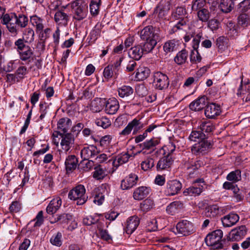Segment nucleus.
<instances>
[{"instance_id": "2eb2a0df", "label": "nucleus", "mask_w": 250, "mask_h": 250, "mask_svg": "<svg viewBox=\"0 0 250 250\" xmlns=\"http://www.w3.org/2000/svg\"><path fill=\"white\" fill-rule=\"evenodd\" d=\"M138 180L137 175L131 173L122 180L121 188L123 190H127L135 186Z\"/></svg>"}, {"instance_id": "e2e57ef3", "label": "nucleus", "mask_w": 250, "mask_h": 250, "mask_svg": "<svg viewBox=\"0 0 250 250\" xmlns=\"http://www.w3.org/2000/svg\"><path fill=\"white\" fill-rule=\"evenodd\" d=\"M154 160L152 158H149L141 163L142 169L145 171L152 168L154 166Z\"/></svg>"}, {"instance_id": "f257e3e1", "label": "nucleus", "mask_w": 250, "mask_h": 250, "mask_svg": "<svg viewBox=\"0 0 250 250\" xmlns=\"http://www.w3.org/2000/svg\"><path fill=\"white\" fill-rule=\"evenodd\" d=\"M5 9L0 6V19L1 23L6 25V28L13 37H16L20 30L26 26L28 18L24 15L15 13L5 14Z\"/></svg>"}, {"instance_id": "412c9836", "label": "nucleus", "mask_w": 250, "mask_h": 250, "mask_svg": "<svg viewBox=\"0 0 250 250\" xmlns=\"http://www.w3.org/2000/svg\"><path fill=\"white\" fill-rule=\"evenodd\" d=\"M170 9V4L168 1L161 2L157 5L154 13L158 14L160 18L163 19L167 14Z\"/></svg>"}, {"instance_id": "9b49d317", "label": "nucleus", "mask_w": 250, "mask_h": 250, "mask_svg": "<svg viewBox=\"0 0 250 250\" xmlns=\"http://www.w3.org/2000/svg\"><path fill=\"white\" fill-rule=\"evenodd\" d=\"M71 120L68 118L60 119L58 122V129L59 130L54 132L53 135L54 137H57L58 135L68 133L67 131L71 126Z\"/></svg>"}, {"instance_id": "37998d69", "label": "nucleus", "mask_w": 250, "mask_h": 250, "mask_svg": "<svg viewBox=\"0 0 250 250\" xmlns=\"http://www.w3.org/2000/svg\"><path fill=\"white\" fill-rule=\"evenodd\" d=\"M78 162V159L77 157H68L66 158L65 162L66 171L68 172L75 169Z\"/></svg>"}, {"instance_id": "423d86ee", "label": "nucleus", "mask_w": 250, "mask_h": 250, "mask_svg": "<svg viewBox=\"0 0 250 250\" xmlns=\"http://www.w3.org/2000/svg\"><path fill=\"white\" fill-rule=\"evenodd\" d=\"M202 38H203L202 33H199L196 35L193 39L192 47L193 50L191 51L190 55V60L192 63L201 61L202 57L199 53L197 49Z\"/></svg>"}, {"instance_id": "20e7f679", "label": "nucleus", "mask_w": 250, "mask_h": 250, "mask_svg": "<svg viewBox=\"0 0 250 250\" xmlns=\"http://www.w3.org/2000/svg\"><path fill=\"white\" fill-rule=\"evenodd\" d=\"M68 198L70 200L77 201L78 205H82L87 201L88 197L85 195V189L84 186L79 185L71 189L68 193Z\"/></svg>"}, {"instance_id": "6ab92c4d", "label": "nucleus", "mask_w": 250, "mask_h": 250, "mask_svg": "<svg viewBox=\"0 0 250 250\" xmlns=\"http://www.w3.org/2000/svg\"><path fill=\"white\" fill-rule=\"evenodd\" d=\"M62 138L61 145L64 152L68 151L70 148V145L74 143V138L71 133H65L60 135Z\"/></svg>"}, {"instance_id": "49530a36", "label": "nucleus", "mask_w": 250, "mask_h": 250, "mask_svg": "<svg viewBox=\"0 0 250 250\" xmlns=\"http://www.w3.org/2000/svg\"><path fill=\"white\" fill-rule=\"evenodd\" d=\"M198 19L202 22H207L210 17V14L208 9L204 8L197 13Z\"/></svg>"}, {"instance_id": "6e6552de", "label": "nucleus", "mask_w": 250, "mask_h": 250, "mask_svg": "<svg viewBox=\"0 0 250 250\" xmlns=\"http://www.w3.org/2000/svg\"><path fill=\"white\" fill-rule=\"evenodd\" d=\"M140 37L143 41L160 39L158 33L155 32L154 27L151 25L145 27L140 31Z\"/></svg>"}, {"instance_id": "9d476101", "label": "nucleus", "mask_w": 250, "mask_h": 250, "mask_svg": "<svg viewBox=\"0 0 250 250\" xmlns=\"http://www.w3.org/2000/svg\"><path fill=\"white\" fill-rule=\"evenodd\" d=\"M143 127L144 125L141 123L140 119L135 118L128 124L127 125L120 133V134L123 135H128L133 129V133L135 134Z\"/></svg>"}, {"instance_id": "8fccbe9b", "label": "nucleus", "mask_w": 250, "mask_h": 250, "mask_svg": "<svg viewBox=\"0 0 250 250\" xmlns=\"http://www.w3.org/2000/svg\"><path fill=\"white\" fill-rule=\"evenodd\" d=\"M101 0H92L90 4V12L93 16L97 15L99 12Z\"/></svg>"}, {"instance_id": "864d4df0", "label": "nucleus", "mask_w": 250, "mask_h": 250, "mask_svg": "<svg viewBox=\"0 0 250 250\" xmlns=\"http://www.w3.org/2000/svg\"><path fill=\"white\" fill-rule=\"evenodd\" d=\"M241 172L237 169L230 172L227 176V179L230 181L238 182L241 179Z\"/></svg>"}, {"instance_id": "774afa93", "label": "nucleus", "mask_w": 250, "mask_h": 250, "mask_svg": "<svg viewBox=\"0 0 250 250\" xmlns=\"http://www.w3.org/2000/svg\"><path fill=\"white\" fill-rule=\"evenodd\" d=\"M163 148L166 156H169L175 151V146L172 143H169L168 144L163 146Z\"/></svg>"}, {"instance_id": "bb28decb", "label": "nucleus", "mask_w": 250, "mask_h": 250, "mask_svg": "<svg viewBox=\"0 0 250 250\" xmlns=\"http://www.w3.org/2000/svg\"><path fill=\"white\" fill-rule=\"evenodd\" d=\"M54 20L55 22L59 24L66 25L69 20V16L66 13L58 10L54 15Z\"/></svg>"}, {"instance_id": "4468645a", "label": "nucleus", "mask_w": 250, "mask_h": 250, "mask_svg": "<svg viewBox=\"0 0 250 250\" xmlns=\"http://www.w3.org/2000/svg\"><path fill=\"white\" fill-rule=\"evenodd\" d=\"M204 182L203 179H197L193 185L188 188H187L184 192L186 196H196L199 195L203 191V186L199 185V183Z\"/></svg>"}, {"instance_id": "4be33fe9", "label": "nucleus", "mask_w": 250, "mask_h": 250, "mask_svg": "<svg viewBox=\"0 0 250 250\" xmlns=\"http://www.w3.org/2000/svg\"><path fill=\"white\" fill-rule=\"evenodd\" d=\"M239 220V216L233 213H230L224 216L221 220L225 227H230L235 225Z\"/></svg>"}, {"instance_id": "69168bd1", "label": "nucleus", "mask_w": 250, "mask_h": 250, "mask_svg": "<svg viewBox=\"0 0 250 250\" xmlns=\"http://www.w3.org/2000/svg\"><path fill=\"white\" fill-rule=\"evenodd\" d=\"M228 28L227 34L229 37L233 38L238 35L237 30L232 23H229V25H228Z\"/></svg>"}, {"instance_id": "39448f33", "label": "nucleus", "mask_w": 250, "mask_h": 250, "mask_svg": "<svg viewBox=\"0 0 250 250\" xmlns=\"http://www.w3.org/2000/svg\"><path fill=\"white\" fill-rule=\"evenodd\" d=\"M153 83L156 89L162 90L168 87L169 81L166 74L157 71L153 74Z\"/></svg>"}, {"instance_id": "4c0bfd02", "label": "nucleus", "mask_w": 250, "mask_h": 250, "mask_svg": "<svg viewBox=\"0 0 250 250\" xmlns=\"http://www.w3.org/2000/svg\"><path fill=\"white\" fill-rule=\"evenodd\" d=\"M31 22L32 25L36 27L37 32L41 31L44 28L43 20L37 16H33L31 17Z\"/></svg>"}, {"instance_id": "052dcab7", "label": "nucleus", "mask_w": 250, "mask_h": 250, "mask_svg": "<svg viewBox=\"0 0 250 250\" xmlns=\"http://www.w3.org/2000/svg\"><path fill=\"white\" fill-rule=\"evenodd\" d=\"M62 234L58 232L56 234L53 235L50 239V243L56 246L60 247L62 244Z\"/></svg>"}, {"instance_id": "a211bd4d", "label": "nucleus", "mask_w": 250, "mask_h": 250, "mask_svg": "<svg viewBox=\"0 0 250 250\" xmlns=\"http://www.w3.org/2000/svg\"><path fill=\"white\" fill-rule=\"evenodd\" d=\"M150 191V188L141 186L135 189L133 193V197L136 200H142L146 197L149 194Z\"/></svg>"}, {"instance_id": "5fc2aeb1", "label": "nucleus", "mask_w": 250, "mask_h": 250, "mask_svg": "<svg viewBox=\"0 0 250 250\" xmlns=\"http://www.w3.org/2000/svg\"><path fill=\"white\" fill-rule=\"evenodd\" d=\"M34 31L30 28H26L23 34L22 38L25 42H31L34 41Z\"/></svg>"}, {"instance_id": "ea45409f", "label": "nucleus", "mask_w": 250, "mask_h": 250, "mask_svg": "<svg viewBox=\"0 0 250 250\" xmlns=\"http://www.w3.org/2000/svg\"><path fill=\"white\" fill-rule=\"evenodd\" d=\"M207 135L204 133L203 132H201L200 130H193L190 134L188 139L191 141L196 142L197 140H206V136Z\"/></svg>"}, {"instance_id": "7ed1b4c3", "label": "nucleus", "mask_w": 250, "mask_h": 250, "mask_svg": "<svg viewBox=\"0 0 250 250\" xmlns=\"http://www.w3.org/2000/svg\"><path fill=\"white\" fill-rule=\"evenodd\" d=\"M73 19L81 21L86 18L87 6L83 0H75L71 3Z\"/></svg>"}, {"instance_id": "3c124183", "label": "nucleus", "mask_w": 250, "mask_h": 250, "mask_svg": "<svg viewBox=\"0 0 250 250\" xmlns=\"http://www.w3.org/2000/svg\"><path fill=\"white\" fill-rule=\"evenodd\" d=\"M208 0H194L192 1L191 9L192 11H198L204 8Z\"/></svg>"}, {"instance_id": "a878e982", "label": "nucleus", "mask_w": 250, "mask_h": 250, "mask_svg": "<svg viewBox=\"0 0 250 250\" xmlns=\"http://www.w3.org/2000/svg\"><path fill=\"white\" fill-rule=\"evenodd\" d=\"M144 53L142 49V45H138L130 49L128 56L133 60L138 61L142 57Z\"/></svg>"}, {"instance_id": "f704fd0d", "label": "nucleus", "mask_w": 250, "mask_h": 250, "mask_svg": "<svg viewBox=\"0 0 250 250\" xmlns=\"http://www.w3.org/2000/svg\"><path fill=\"white\" fill-rule=\"evenodd\" d=\"M159 142V141L158 140L152 138L145 141L142 144H139V146L140 147L142 148L143 150H149L152 149L154 151V147L158 145Z\"/></svg>"}, {"instance_id": "a19ab883", "label": "nucleus", "mask_w": 250, "mask_h": 250, "mask_svg": "<svg viewBox=\"0 0 250 250\" xmlns=\"http://www.w3.org/2000/svg\"><path fill=\"white\" fill-rule=\"evenodd\" d=\"M94 166V162L92 160L84 158L82 160L78 165L79 168L83 169V171H88Z\"/></svg>"}, {"instance_id": "f03ea898", "label": "nucleus", "mask_w": 250, "mask_h": 250, "mask_svg": "<svg viewBox=\"0 0 250 250\" xmlns=\"http://www.w3.org/2000/svg\"><path fill=\"white\" fill-rule=\"evenodd\" d=\"M223 234V231L220 229H216L208 234L205 239L207 245L214 250L224 248L226 241L222 240Z\"/></svg>"}, {"instance_id": "13d9d810", "label": "nucleus", "mask_w": 250, "mask_h": 250, "mask_svg": "<svg viewBox=\"0 0 250 250\" xmlns=\"http://www.w3.org/2000/svg\"><path fill=\"white\" fill-rule=\"evenodd\" d=\"M238 23L243 27H247L250 24V18L246 14H241L238 17Z\"/></svg>"}, {"instance_id": "7c9ffc66", "label": "nucleus", "mask_w": 250, "mask_h": 250, "mask_svg": "<svg viewBox=\"0 0 250 250\" xmlns=\"http://www.w3.org/2000/svg\"><path fill=\"white\" fill-rule=\"evenodd\" d=\"M199 129L203 132L207 136L206 138L208 137V135L214 129V126L210 122L204 121L202 122L199 125Z\"/></svg>"}, {"instance_id": "338daca9", "label": "nucleus", "mask_w": 250, "mask_h": 250, "mask_svg": "<svg viewBox=\"0 0 250 250\" xmlns=\"http://www.w3.org/2000/svg\"><path fill=\"white\" fill-rule=\"evenodd\" d=\"M27 73V67L25 66H21L17 69L15 75L18 76L20 79H23Z\"/></svg>"}, {"instance_id": "58836bf2", "label": "nucleus", "mask_w": 250, "mask_h": 250, "mask_svg": "<svg viewBox=\"0 0 250 250\" xmlns=\"http://www.w3.org/2000/svg\"><path fill=\"white\" fill-rule=\"evenodd\" d=\"M234 5L233 0H222L219 7L222 12L228 13L232 10Z\"/></svg>"}, {"instance_id": "bf43d9fd", "label": "nucleus", "mask_w": 250, "mask_h": 250, "mask_svg": "<svg viewBox=\"0 0 250 250\" xmlns=\"http://www.w3.org/2000/svg\"><path fill=\"white\" fill-rule=\"evenodd\" d=\"M250 9V0H244L237 6V11L239 13H244Z\"/></svg>"}, {"instance_id": "c03bdc74", "label": "nucleus", "mask_w": 250, "mask_h": 250, "mask_svg": "<svg viewBox=\"0 0 250 250\" xmlns=\"http://www.w3.org/2000/svg\"><path fill=\"white\" fill-rule=\"evenodd\" d=\"M242 87L241 83L238 88L237 95L242 97L243 102L250 104V89H248V90H243L241 89Z\"/></svg>"}, {"instance_id": "e433bc0d", "label": "nucleus", "mask_w": 250, "mask_h": 250, "mask_svg": "<svg viewBox=\"0 0 250 250\" xmlns=\"http://www.w3.org/2000/svg\"><path fill=\"white\" fill-rule=\"evenodd\" d=\"M173 161L172 157H162L157 163V168L160 169H165L169 167Z\"/></svg>"}, {"instance_id": "cd10ccee", "label": "nucleus", "mask_w": 250, "mask_h": 250, "mask_svg": "<svg viewBox=\"0 0 250 250\" xmlns=\"http://www.w3.org/2000/svg\"><path fill=\"white\" fill-rule=\"evenodd\" d=\"M150 69L146 67L140 66L136 71L135 77L137 81H141L146 79L150 74Z\"/></svg>"}, {"instance_id": "a18cd8bd", "label": "nucleus", "mask_w": 250, "mask_h": 250, "mask_svg": "<svg viewBox=\"0 0 250 250\" xmlns=\"http://www.w3.org/2000/svg\"><path fill=\"white\" fill-rule=\"evenodd\" d=\"M183 206V204L181 201H174L167 206L166 210L167 213L173 214L177 209L182 208Z\"/></svg>"}, {"instance_id": "603ef678", "label": "nucleus", "mask_w": 250, "mask_h": 250, "mask_svg": "<svg viewBox=\"0 0 250 250\" xmlns=\"http://www.w3.org/2000/svg\"><path fill=\"white\" fill-rule=\"evenodd\" d=\"M95 123L98 126H101L103 128H106L111 125L110 120L105 116L96 119Z\"/></svg>"}, {"instance_id": "de8ad7c7", "label": "nucleus", "mask_w": 250, "mask_h": 250, "mask_svg": "<svg viewBox=\"0 0 250 250\" xmlns=\"http://www.w3.org/2000/svg\"><path fill=\"white\" fill-rule=\"evenodd\" d=\"M154 206V201L150 198H147L140 204V208L144 212L150 210Z\"/></svg>"}, {"instance_id": "393cba45", "label": "nucleus", "mask_w": 250, "mask_h": 250, "mask_svg": "<svg viewBox=\"0 0 250 250\" xmlns=\"http://www.w3.org/2000/svg\"><path fill=\"white\" fill-rule=\"evenodd\" d=\"M33 51L29 46L25 47L24 49L19 51L20 59L22 61L27 62V63H29L31 60H33Z\"/></svg>"}, {"instance_id": "473e14b6", "label": "nucleus", "mask_w": 250, "mask_h": 250, "mask_svg": "<svg viewBox=\"0 0 250 250\" xmlns=\"http://www.w3.org/2000/svg\"><path fill=\"white\" fill-rule=\"evenodd\" d=\"M188 56V51L183 49L179 51L174 57V62L178 65L183 64L186 62Z\"/></svg>"}, {"instance_id": "79ce46f5", "label": "nucleus", "mask_w": 250, "mask_h": 250, "mask_svg": "<svg viewBox=\"0 0 250 250\" xmlns=\"http://www.w3.org/2000/svg\"><path fill=\"white\" fill-rule=\"evenodd\" d=\"M133 89L129 86L124 85L118 88L119 95L121 98H125L132 95Z\"/></svg>"}, {"instance_id": "dca6fc26", "label": "nucleus", "mask_w": 250, "mask_h": 250, "mask_svg": "<svg viewBox=\"0 0 250 250\" xmlns=\"http://www.w3.org/2000/svg\"><path fill=\"white\" fill-rule=\"evenodd\" d=\"M220 106L215 103H210L206 106L205 110V116L209 119L215 118L221 113Z\"/></svg>"}, {"instance_id": "ddd939ff", "label": "nucleus", "mask_w": 250, "mask_h": 250, "mask_svg": "<svg viewBox=\"0 0 250 250\" xmlns=\"http://www.w3.org/2000/svg\"><path fill=\"white\" fill-rule=\"evenodd\" d=\"M182 188V184L176 180L167 181L165 190L166 194L168 196L178 194Z\"/></svg>"}, {"instance_id": "c85d7f7f", "label": "nucleus", "mask_w": 250, "mask_h": 250, "mask_svg": "<svg viewBox=\"0 0 250 250\" xmlns=\"http://www.w3.org/2000/svg\"><path fill=\"white\" fill-rule=\"evenodd\" d=\"M179 46V42L178 40L173 39L166 42L163 46L164 51L166 53H171L176 51Z\"/></svg>"}, {"instance_id": "0e129e2a", "label": "nucleus", "mask_w": 250, "mask_h": 250, "mask_svg": "<svg viewBox=\"0 0 250 250\" xmlns=\"http://www.w3.org/2000/svg\"><path fill=\"white\" fill-rule=\"evenodd\" d=\"M72 219V216L70 214L64 213L59 215L57 218L56 222L59 221L61 224H67L68 221Z\"/></svg>"}, {"instance_id": "f8f14e48", "label": "nucleus", "mask_w": 250, "mask_h": 250, "mask_svg": "<svg viewBox=\"0 0 250 250\" xmlns=\"http://www.w3.org/2000/svg\"><path fill=\"white\" fill-rule=\"evenodd\" d=\"M176 229L178 233L186 236L194 231L192 224L187 220H182L176 225Z\"/></svg>"}, {"instance_id": "b1692460", "label": "nucleus", "mask_w": 250, "mask_h": 250, "mask_svg": "<svg viewBox=\"0 0 250 250\" xmlns=\"http://www.w3.org/2000/svg\"><path fill=\"white\" fill-rule=\"evenodd\" d=\"M62 205V200L60 197L52 199L46 208V212L50 214L56 212Z\"/></svg>"}, {"instance_id": "2f4dec72", "label": "nucleus", "mask_w": 250, "mask_h": 250, "mask_svg": "<svg viewBox=\"0 0 250 250\" xmlns=\"http://www.w3.org/2000/svg\"><path fill=\"white\" fill-rule=\"evenodd\" d=\"M14 68L13 61H7L2 57L0 58V68L1 70L5 72H9L12 71Z\"/></svg>"}, {"instance_id": "c9c22d12", "label": "nucleus", "mask_w": 250, "mask_h": 250, "mask_svg": "<svg viewBox=\"0 0 250 250\" xmlns=\"http://www.w3.org/2000/svg\"><path fill=\"white\" fill-rule=\"evenodd\" d=\"M219 207L217 205H213L206 208L204 215L207 217H214L219 212Z\"/></svg>"}, {"instance_id": "0eeeda50", "label": "nucleus", "mask_w": 250, "mask_h": 250, "mask_svg": "<svg viewBox=\"0 0 250 250\" xmlns=\"http://www.w3.org/2000/svg\"><path fill=\"white\" fill-rule=\"evenodd\" d=\"M211 147V144L207 140H202L192 146L191 150L194 155H203L206 154Z\"/></svg>"}, {"instance_id": "c756f323", "label": "nucleus", "mask_w": 250, "mask_h": 250, "mask_svg": "<svg viewBox=\"0 0 250 250\" xmlns=\"http://www.w3.org/2000/svg\"><path fill=\"white\" fill-rule=\"evenodd\" d=\"M159 39H152L146 42L141 44L142 49L144 53L147 54L150 52L157 44V42Z\"/></svg>"}, {"instance_id": "5701e85b", "label": "nucleus", "mask_w": 250, "mask_h": 250, "mask_svg": "<svg viewBox=\"0 0 250 250\" xmlns=\"http://www.w3.org/2000/svg\"><path fill=\"white\" fill-rule=\"evenodd\" d=\"M206 97L204 96L198 98L189 104V108L193 111H200L206 106Z\"/></svg>"}, {"instance_id": "680f3d73", "label": "nucleus", "mask_w": 250, "mask_h": 250, "mask_svg": "<svg viewBox=\"0 0 250 250\" xmlns=\"http://www.w3.org/2000/svg\"><path fill=\"white\" fill-rule=\"evenodd\" d=\"M232 191L233 193V197L236 202H240L243 199L244 195L242 194L243 192L240 190L237 185L233 187Z\"/></svg>"}, {"instance_id": "1a4fd4ad", "label": "nucleus", "mask_w": 250, "mask_h": 250, "mask_svg": "<svg viewBox=\"0 0 250 250\" xmlns=\"http://www.w3.org/2000/svg\"><path fill=\"white\" fill-rule=\"evenodd\" d=\"M247 229L245 226L237 227L232 229L229 233V240L230 241H239L247 234Z\"/></svg>"}, {"instance_id": "f3484780", "label": "nucleus", "mask_w": 250, "mask_h": 250, "mask_svg": "<svg viewBox=\"0 0 250 250\" xmlns=\"http://www.w3.org/2000/svg\"><path fill=\"white\" fill-rule=\"evenodd\" d=\"M140 224L139 218L134 215L129 217L125 223V232L128 234H132Z\"/></svg>"}, {"instance_id": "4d7b16f0", "label": "nucleus", "mask_w": 250, "mask_h": 250, "mask_svg": "<svg viewBox=\"0 0 250 250\" xmlns=\"http://www.w3.org/2000/svg\"><path fill=\"white\" fill-rule=\"evenodd\" d=\"M96 147L93 146L84 147L81 152V156H93L96 154Z\"/></svg>"}, {"instance_id": "aec40b11", "label": "nucleus", "mask_w": 250, "mask_h": 250, "mask_svg": "<svg viewBox=\"0 0 250 250\" xmlns=\"http://www.w3.org/2000/svg\"><path fill=\"white\" fill-rule=\"evenodd\" d=\"M119 108V102L115 98L108 99L105 104V110L108 114H114Z\"/></svg>"}, {"instance_id": "09e8293b", "label": "nucleus", "mask_w": 250, "mask_h": 250, "mask_svg": "<svg viewBox=\"0 0 250 250\" xmlns=\"http://www.w3.org/2000/svg\"><path fill=\"white\" fill-rule=\"evenodd\" d=\"M94 192L95 194H93V202L98 205H102L104 199V195L100 192L99 188H95L94 190Z\"/></svg>"}, {"instance_id": "6e6d98bb", "label": "nucleus", "mask_w": 250, "mask_h": 250, "mask_svg": "<svg viewBox=\"0 0 250 250\" xmlns=\"http://www.w3.org/2000/svg\"><path fill=\"white\" fill-rule=\"evenodd\" d=\"M117 71L114 70L113 69V66H110V65H108L106 66L104 68L103 72L104 78L107 80H109L112 77H114V75H117Z\"/></svg>"}, {"instance_id": "72a5a7b5", "label": "nucleus", "mask_w": 250, "mask_h": 250, "mask_svg": "<svg viewBox=\"0 0 250 250\" xmlns=\"http://www.w3.org/2000/svg\"><path fill=\"white\" fill-rule=\"evenodd\" d=\"M172 18L175 20L181 19L188 18V13L186 8L183 7H178L175 12L171 15Z\"/></svg>"}]
</instances>
